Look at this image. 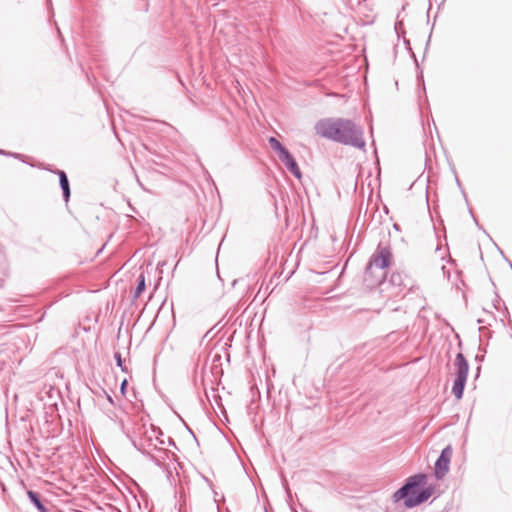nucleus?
Masks as SVG:
<instances>
[{
	"label": "nucleus",
	"instance_id": "nucleus-15",
	"mask_svg": "<svg viewBox=\"0 0 512 512\" xmlns=\"http://www.w3.org/2000/svg\"><path fill=\"white\" fill-rule=\"evenodd\" d=\"M0 153H3V152L0 150Z\"/></svg>",
	"mask_w": 512,
	"mask_h": 512
},
{
	"label": "nucleus",
	"instance_id": "nucleus-11",
	"mask_svg": "<svg viewBox=\"0 0 512 512\" xmlns=\"http://www.w3.org/2000/svg\"><path fill=\"white\" fill-rule=\"evenodd\" d=\"M145 290V276L140 274L137 278V287L135 289L134 298H138L141 293Z\"/></svg>",
	"mask_w": 512,
	"mask_h": 512
},
{
	"label": "nucleus",
	"instance_id": "nucleus-1",
	"mask_svg": "<svg viewBox=\"0 0 512 512\" xmlns=\"http://www.w3.org/2000/svg\"><path fill=\"white\" fill-rule=\"evenodd\" d=\"M314 128L316 134L323 138L359 149L365 147L362 128L350 119L324 118Z\"/></svg>",
	"mask_w": 512,
	"mask_h": 512
},
{
	"label": "nucleus",
	"instance_id": "nucleus-3",
	"mask_svg": "<svg viewBox=\"0 0 512 512\" xmlns=\"http://www.w3.org/2000/svg\"><path fill=\"white\" fill-rule=\"evenodd\" d=\"M426 481L425 474H416L409 477L406 483L393 494V500L398 502L404 500L408 508L415 507L426 501L433 493L432 488H425L417 492V488L424 485Z\"/></svg>",
	"mask_w": 512,
	"mask_h": 512
},
{
	"label": "nucleus",
	"instance_id": "nucleus-13",
	"mask_svg": "<svg viewBox=\"0 0 512 512\" xmlns=\"http://www.w3.org/2000/svg\"><path fill=\"white\" fill-rule=\"evenodd\" d=\"M399 278H400V275H395V274H393V275H392V277H391V281H392L393 283H395V279H399Z\"/></svg>",
	"mask_w": 512,
	"mask_h": 512
},
{
	"label": "nucleus",
	"instance_id": "nucleus-14",
	"mask_svg": "<svg viewBox=\"0 0 512 512\" xmlns=\"http://www.w3.org/2000/svg\"><path fill=\"white\" fill-rule=\"evenodd\" d=\"M126 380L123 381L122 385H121V389L124 390L125 386H126Z\"/></svg>",
	"mask_w": 512,
	"mask_h": 512
},
{
	"label": "nucleus",
	"instance_id": "nucleus-12",
	"mask_svg": "<svg viewBox=\"0 0 512 512\" xmlns=\"http://www.w3.org/2000/svg\"><path fill=\"white\" fill-rule=\"evenodd\" d=\"M115 359L117 361V365L123 369V367H122V359H121L120 353H116L115 354Z\"/></svg>",
	"mask_w": 512,
	"mask_h": 512
},
{
	"label": "nucleus",
	"instance_id": "nucleus-10",
	"mask_svg": "<svg viewBox=\"0 0 512 512\" xmlns=\"http://www.w3.org/2000/svg\"><path fill=\"white\" fill-rule=\"evenodd\" d=\"M269 144L277 152L278 158H281L288 150L276 138L270 137Z\"/></svg>",
	"mask_w": 512,
	"mask_h": 512
},
{
	"label": "nucleus",
	"instance_id": "nucleus-6",
	"mask_svg": "<svg viewBox=\"0 0 512 512\" xmlns=\"http://www.w3.org/2000/svg\"><path fill=\"white\" fill-rule=\"evenodd\" d=\"M452 454L453 450L450 445L441 451L434 465V476L436 479L442 480L449 472Z\"/></svg>",
	"mask_w": 512,
	"mask_h": 512
},
{
	"label": "nucleus",
	"instance_id": "nucleus-4",
	"mask_svg": "<svg viewBox=\"0 0 512 512\" xmlns=\"http://www.w3.org/2000/svg\"><path fill=\"white\" fill-rule=\"evenodd\" d=\"M162 432L151 426L146 429L143 436L135 444L137 449L146 454L156 465L161 466L168 457V451L160 447L164 445V440L160 439Z\"/></svg>",
	"mask_w": 512,
	"mask_h": 512
},
{
	"label": "nucleus",
	"instance_id": "nucleus-7",
	"mask_svg": "<svg viewBox=\"0 0 512 512\" xmlns=\"http://www.w3.org/2000/svg\"><path fill=\"white\" fill-rule=\"evenodd\" d=\"M280 161L285 165V167L298 179L301 178V171L298 167L297 162L295 161L294 157L291 155V153L288 151L286 152L281 158H279Z\"/></svg>",
	"mask_w": 512,
	"mask_h": 512
},
{
	"label": "nucleus",
	"instance_id": "nucleus-5",
	"mask_svg": "<svg viewBox=\"0 0 512 512\" xmlns=\"http://www.w3.org/2000/svg\"><path fill=\"white\" fill-rule=\"evenodd\" d=\"M456 379L452 387V393L457 399L463 396L464 387L467 380L469 365L462 353H458L454 360Z\"/></svg>",
	"mask_w": 512,
	"mask_h": 512
},
{
	"label": "nucleus",
	"instance_id": "nucleus-9",
	"mask_svg": "<svg viewBox=\"0 0 512 512\" xmlns=\"http://www.w3.org/2000/svg\"><path fill=\"white\" fill-rule=\"evenodd\" d=\"M27 496H28L29 500L31 501V503L36 507V509L39 512H48V509L41 501L40 495L37 492L29 490V491H27Z\"/></svg>",
	"mask_w": 512,
	"mask_h": 512
},
{
	"label": "nucleus",
	"instance_id": "nucleus-8",
	"mask_svg": "<svg viewBox=\"0 0 512 512\" xmlns=\"http://www.w3.org/2000/svg\"><path fill=\"white\" fill-rule=\"evenodd\" d=\"M57 173L59 175V183L63 192L64 199L66 202H68L70 197V186L68 177L64 171L59 170Z\"/></svg>",
	"mask_w": 512,
	"mask_h": 512
},
{
	"label": "nucleus",
	"instance_id": "nucleus-2",
	"mask_svg": "<svg viewBox=\"0 0 512 512\" xmlns=\"http://www.w3.org/2000/svg\"><path fill=\"white\" fill-rule=\"evenodd\" d=\"M392 261L390 248L378 245L375 253L370 258L364 273V283L369 288L380 285L386 277V269Z\"/></svg>",
	"mask_w": 512,
	"mask_h": 512
}]
</instances>
